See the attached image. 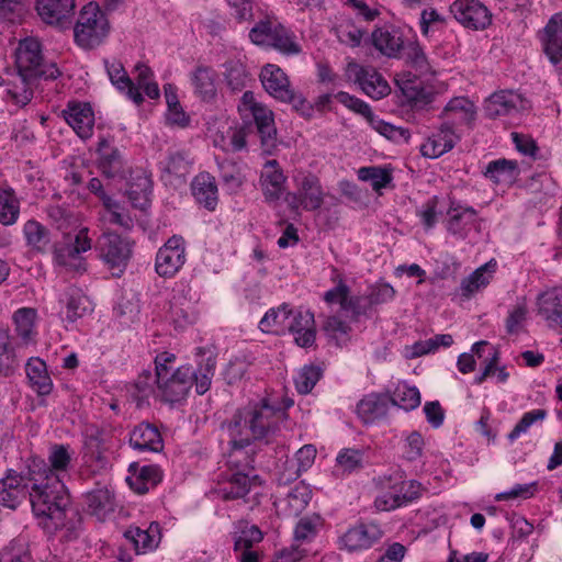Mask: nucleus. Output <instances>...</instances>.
Segmentation results:
<instances>
[{
	"label": "nucleus",
	"instance_id": "nucleus-43",
	"mask_svg": "<svg viewBox=\"0 0 562 562\" xmlns=\"http://www.w3.org/2000/svg\"><path fill=\"white\" fill-rule=\"evenodd\" d=\"M316 452V448L313 445H305L300 448L295 453L296 468L294 461H286L289 473L283 472L279 480L283 483L296 480L302 472L307 471L313 465Z\"/></svg>",
	"mask_w": 562,
	"mask_h": 562
},
{
	"label": "nucleus",
	"instance_id": "nucleus-39",
	"mask_svg": "<svg viewBox=\"0 0 562 562\" xmlns=\"http://www.w3.org/2000/svg\"><path fill=\"white\" fill-rule=\"evenodd\" d=\"M456 135L451 126L442 124L440 128L429 135L424 143V157L437 158L452 149Z\"/></svg>",
	"mask_w": 562,
	"mask_h": 562
},
{
	"label": "nucleus",
	"instance_id": "nucleus-48",
	"mask_svg": "<svg viewBox=\"0 0 562 562\" xmlns=\"http://www.w3.org/2000/svg\"><path fill=\"white\" fill-rule=\"evenodd\" d=\"M37 313L32 307H21L13 314V322L18 336L29 342L35 336V319Z\"/></svg>",
	"mask_w": 562,
	"mask_h": 562
},
{
	"label": "nucleus",
	"instance_id": "nucleus-7",
	"mask_svg": "<svg viewBox=\"0 0 562 562\" xmlns=\"http://www.w3.org/2000/svg\"><path fill=\"white\" fill-rule=\"evenodd\" d=\"M15 66L16 70L24 72V76L56 79L60 75L55 64H43L41 44L35 38H25L19 43L15 52Z\"/></svg>",
	"mask_w": 562,
	"mask_h": 562
},
{
	"label": "nucleus",
	"instance_id": "nucleus-10",
	"mask_svg": "<svg viewBox=\"0 0 562 562\" xmlns=\"http://www.w3.org/2000/svg\"><path fill=\"white\" fill-rule=\"evenodd\" d=\"M95 248L105 265L110 269L119 271L113 274L120 276L132 257L133 243L116 233H103L99 237Z\"/></svg>",
	"mask_w": 562,
	"mask_h": 562
},
{
	"label": "nucleus",
	"instance_id": "nucleus-57",
	"mask_svg": "<svg viewBox=\"0 0 562 562\" xmlns=\"http://www.w3.org/2000/svg\"><path fill=\"white\" fill-rule=\"evenodd\" d=\"M268 47H272L284 55H297L301 53V46L296 42L295 35L286 30L283 25L280 26L272 42Z\"/></svg>",
	"mask_w": 562,
	"mask_h": 562
},
{
	"label": "nucleus",
	"instance_id": "nucleus-17",
	"mask_svg": "<svg viewBox=\"0 0 562 562\" xmlns=\"http://www.w3.org/2000/svg\"><path fill=\"white\" fill-rule=\"evenodd\" d=\"M477 226L479 213L474 207L458 201H450L446 221V228L449 233L460 238H465Z\"/></svg>",
	"mask_w": 562,
	"mask_h": 562
},
{
	"label": "nucleus",
	"instance_id": "nucleus-14",
	"mask_svg": "<svg viewBox=\"0 0 562 562\" xmlns=\"http://www.w3.org/2000/svg\"><path fill=\"white\" fill-rule=\"evenodd\" d=\"M187 261V243L180 235H173L158 249L155 258V271L159 277L172 278Z\"/></svg>",
	"mask_w": 562,
	"mask_h": 562
},
{
	"label": "nucleus",
	"instance_id": "nucleus-20",
	"mask_svg": "<svg viewBox=\"0 0 562 562\" xmlns=\"http://www.w3.org/2000/svg\"><path fill=\"white\" fill-rule=\"evenodd\" d=\"M63 116L80 138L88 139L92 136L94 114L88 103H69L63 111Z\"/></svg>",
	"mask_w": 562,
	"mask_h": 562
},
{
	"label": "nucleus",
	"instance_id": "nucleus-1",
	"mask_svg": "<svg viewBox=\"0 0 562 562\" xmlns=\"http://www.w3.org/2000/svg\"><path fill=\"white\" fill-rule=\"evenodd\" d=\"M30 502L38 518L59 520L69 508L68 491L61 479L41 458H30L26 465L16 471L9 469L0 480V504L16 509Z\"/></svg>",
	"mask_w": 562,
	"mask_h": 562
},
{
	"label": "nucleus",
	"instance_id": "nucleus-50",
	"mask_svg": "<svg viewBox=\"0 0 562 562\" xmlns=\"http://www.w3.org/2000/svg\"><path fill=\"white\" fill-rule=\"evenodd\" d=\"M20 214V201L13 189H0V223L9 226L16 223Z\"/></svg>",
	"mask_w": 562,
	"mask_h": 562
},
{
	"label": "nucleus",
	"instance_id": "nucleus-61",
	"mask_svg": "<svg viewBox=\"0 0 562 562\" xmlns=\"http://www.w3.org/2000/svg\"><path fill=\"white\" fill-rule=\"evenodd\" d=\"M248 128L239 126L227 131V139L222 137L221 143L215 140V145L220 146L224 151H240L247 146Z\"/></svg>",
	"mask_w": 562,
	"mask_h": 562
},
{
	"label": "nucleus",
	"instance_id": "nucleus-58",
	"mask_svg": "<svg viewBox=\"0 0 562 562\" xmlns=\"http://www.w3.org/2000/svg\"><path fill=\"white\" fill-rule=\"evenodd\" d=\"M262 540L261 529H240L234 535V553L259 549Z\"/></svg>",
	"mask_w": 562,
	"mask_h": 562
},
{
	"label": "nucleus",
	"instance_id": "nucleus-29",
	"mask_svg": "<svg viewBox=\"0 0 562 562\" xmlns=\"http://www.w3.org/2000/svg\"><path fill=\"white\" fill-rule=\"evenodd\" d=\"M59 303L66 308V319L76 322L92 311L89 297L77 286H68L60 295Z\"/></svg>",
	"mask_w": 562,
	"mask_h": 562
},
{
	"label": "nucleus",
	"instance_id": "nucleus-9",
	"mask_svg": "<svg viewBox=\"0 0 562 562\" xmlns=\"http://www.w3.org/2000/svg\"><path fill=\"white\" fill-rule=\"evenodd\" d=\"M260 81L265 90L274 99L290 103L297 111H304L306 100L291 88L289 77L277 65L267 64L261 68Z\"/></svg>",
	"mask_w": 562,
	"mask_h": 562
},
{
	"label": "nucleus",
	"instance_id": "nucleus-8",
	"mask_svg": "<svg viewBox=\"0 0 562 562\" xmlns=\"http://www.w3.org/2000/svg\"><path fill=\"white\" fill-rule=\"evenodd\" d=\"M323 300L327 304H339L341 312L350 319V322H360L361 318H370L373 311L366 293L351 294L350 288L339 278L336 286L324 293Z\"/></svg>",
	"mask_w": 562,
	"mask_h": 562
},
{
	"label": "nucleus",
	"instance_id": "nucleus-18",
	"mask_svg": "<svg viewBox=\"0 0 562 562\" xmlns=\"http://www.w3.org/2000/svg\"><path fill=\"white\" fill-rule=\"evenodd\" d=\"M411 27H397L393 25L376 29L372 33V43L374 47L387 57H395L411 43L408 34Z\"/></svg>",
	"mask_w": 562,
	"mask_h": 562
},
{
	"label": "nucleus",
	"instance_id": "nucleus-2",
	"mask_svg": "<svg viewBox=\"0 0 562 562\" xmlns=\"http://www.w3.org/2000/svg\"><path fill=\"white\" fill-rule=\"evenodd\" d=\"M285 418L284 409L262 400L237 409L229 420L222 424V430L227 432L232 448L244 450L254 440L273 436Z\"/></svg>",
	"mask_w": 562,
	"mask_h": 562
},
{
	"label": "nucleus",
	"instance_id": "nucleus-36",
	"mask_svg": "<svg viewBox=\"0 0 562 562\" xmlns=\"http://www.w3.org/2000/svg\"><path fill=\"white\" fill-rule=\"evenodd\" d=\"M382 537L379 529H346L339 537L340 549L349 552L367 550Z\"/></svg>",
	"mask_w": 562,
	"mask_h": 562
},
{
	"label": "nucleus",
	"instance_id": "nucleus-31",
	"mask_svg": "<svg viewBox=\"0 0 562 562\" xmlns=\"http://www.w3.org/2000/svg\"><path fill=\"white\" fill-rule=\"evenodd\" d=\"M312 498V491L303 482L297 483L283 498L274 502L277 512L284 516H297Z\"/></svg>",
	"mask_w": 562,
	"mask_h": 562
},
{
	"label": "nucleus",
	"instance_id": "nucleus-63",
	"mask_svg": "<svg viewBox=\"0 0 562 562\" xmlns=\"http://www.w3.org/2000/svg\"><path fill=\"white\" fill-rule=\"evenodd\" d=\"M322 371L316 366L303 367L294 379L295 387L299 393L307 394L321 379Z\"/></svg>",
	"mask_w": 562,
	"mask_h": 562
},
{
	"label": "nucleus",
	"instance_id": "nucleus-37",
	"mask_svg": "<svg viewBox=\"0 0 562 562\" xmlns=\"http://www.w3.org/2000/svg\"><path fill=\"white\" fill-rule=\"evenodd\" d=\"M483 173L496 184H513L518 179L520 169L516 160L501 158L490 161Z\"/></svg>",
	"mask_w": 562,
	"mask_h": 562
},
{
	"label": "nucleus",
	"instance_id": "nucleus-64",
	"mask_svg": "<svg viewBox=\"0 0 562 562\" xmlns=\"http://www.w3.org/2000/svg\"><path fill=\"white\" fill-rule=\"evenodd\" d=\"M370 126L376 131L380 135L384 136L385 138L393 140V142H400L408 140V132L402 127H397L395 125H392L387 122H384L383 120L376 117L373 115L370 117L369 121Z\"/></svg>",
	"mask_w": 562,
	"mask_h": 562
},
{
	"label": "nucleus",
	"instance_id": "nucleus-38",
	"mask_svg": "<svg viewBox=\"0 0 562 562\" xmlns=\"http://www.w3.org/2000/svg\"><path fill=\"white\" fill-rule=\"evenodd\" d=\"M38 79L34 76H24L23 71H19L5 82L8 95L12 101L21 106L26 105L33 98V88Z\"/></svg>",
	"mask_w": 562,
	"mask_h": 562
},
{
	"label": "nucleus",
	"instance_id": "nucleus-46",
	"mask_svg": "<svg viewBox=\"0 0 562 562\" xmlns=\"http://www.w3.org/2000/svg\"><path fill=\"white\" fill-rule=\"evenodd\" d=\"M448 89L446 81L440 80L435 71H428L424 68V112L430 109H437L438 98H441Z\"/></svg>",
	"mask_w": 562,
	"mask_h": 562
},
{
	"label": "nucleus",
	"instance_id": "nucleus-49",
	"mask_svg": "<svg viewBox=\"0 0 562 562\" xmlns=\"http://www.w3.org/2000/svg\"><path fill=\"white\" fill-rule=\"evenodd\" d=\"M292 308L288 304H282L278 308H270L261 318L259 326L262 331H282L289 324Z\"/></svg>",
	"mask_w": 562,
	"mask_h": 562
},
{
	"label": "nucleus",
	"instance_id": "nucleus-19",
	"mask_svg": "<svg viewBox=\"0 0 562 562\" xmlns=\"http://www.w3.org/2000/svg\"><path fill=\"white\" fill-rule=\"evenodd\" d=\"M75 0H37L36 11L46 24L60 30L70 26V18L74 14Z\"/></svg>",
	"mask_w": 562,
	"mask_h": 562
},
{
	"label": "nucleus",
	"instance_id": "nucleus-30",
	"mask_svg": "<svg viewBox=\"0 0 562 562\" xmlns=\"http://www.w3.org/2000/svg\"><path fill=\"white\" fill-rule=\"evenodd\" d=\"M356 81L361 90L374 100H380L387 95L391 88L387 81L373 68L355 66Z\"/></svg>",
	"mask_w": 562,
	"mask_h": 562
},
{
	"label": "nucleus",
	"instance_id": "nucleus-54",
	"mask_svg": "<svg viewBox=\"0 0 562 562\" xmlns=\"http://www.w3.org/2000/svg\"><path fill=\"white\" fill-rule=\"evenodd\" d=\"M281 25L269 18L260 20L249 31V38L256 45L268 47Z\"/></svg>",
	"mask_w": 562,
	"mask_h": 562
},
{
	"label": "nucleus",
	"instance_id": "nucleus-44",
	"mask_svg": "<svg viewBox=\"0 0 562 562\" xmlns=\"http://www.w3.org/2000/svg\"><path fill=\"white\" fill-rule=\"evenodd\" d=\"M124 537L133 543L137 554L154 551L161 541L160 529H126Z\"/></svg>",
	"mask_w": 562,
	"mask_h": 562
},
{
	"label": "nucleus",
	"instance_id": "nucleus-28",
	"mask_svg": "<svg viewBox=\"0 0 562 562\" xmlns=\"http://www.w3.org/2000/svg\"><path fill=\"white\" fill-rule=\"evenodd\" d=\"M98 168L106 178H114L123 172V158L119 148L105 137L100 138L97 147Z\"/></svg>",
	"mask_w": 562,
	"mask_h": 562
},
{
	"label": "nucleus",
	"instance_id": "nucleus-33",
	"mask_svg": "<svg viewBox=\"0 0 562 562\" xmlns=\"http://www.w3.org/2000/svg\"><path fill=\"white\" fill-rule=\"evenodd\" d=\"M104 64L112 85L121 92H124L125 95L134 103L140 104L144 101V98L140 91L135 87V83L128 77L123 65L117 60H104Z\"/></svg>",
	"mask_w": 562,
	"mask_h": 562
},
{
	"label": "nucleus",
	"instance_id": "nucleus-53",
	"mask_svg": "<svg viewBox=\"0 0 562 562\" xmlns=\"http://www.w3.org/2000/svg\"><path fill=\"white\" fill-rule=\"evenodd\" d=\"M225 67V81L232 91H241L249 80V75L246 66L239 60H228Z\"/></svg>",
	"mask_w": 562,
	"mask_h": 562
},
{
	"label": "nucleus",
	"instance_id": "nucleus-47",
	"mask_svg": "<svg viewBox=\"0 0 562 562\" xmlns=\"http://www.w3.org/2000/svg\"><path fill=\"white\" fill-rule=\"evenodd\" d=\"M495 270L496 262L491 260L473 271L461 283L463 294L470 296L482 288H485L490 283Z\"/></svg>",
	"mask_w": 562,
	"mask_h": 562
},
{
	"label": "nucleus",
	"instance_id": "nucleus-15",
	"mask_svg": "<svg viewBox=\"0 0 562 562\" xmlns=\"http://www.w3.org/2000/svg\"><path fill=\"white\" fill-rule=\"evenodd\" d=\"M192 387L191 366H181L178 369L164 372L157 375V389L164 402L173 404L184 400Z\"/></svg>",
	"mask_w": 562,
	"mask_h": 562
},
{
	"label": "nucleus",
	"instance_id": "nucleus-11",
	"mask_svg": "<svg viewBox=\"0 0 562 562\" xmlns=\"http://www.w3.org/2000/svg\"><path fill=\"white\" fill-rule=\"evenodd\" d=\"M296 190L285 195V201L292 211L299 212L302 207L305 211H316L324 203V190L319 179L313 175H303L295 179Z\"/></svg>",
	"mask_w": 562,
	"mask_h": 562
},
{
	"label": "nucleus",
	"instance_id": "nucleus-4",
	"mask_svg": "<svg viewBox=\"0 0 562 562\" xmlns=\"http://www.w3.org/2000/svg\"><path fill=\"white\" fill-rule=\"evenodd\" d=\"M373 482L379 491L374 506L383 512L407 505L419 497L422 490V484L418 481H405L398 473L380 475Z\"/></svg>",
	"mask_w": 562,
	"mask_h": 562
},
{
	"label": "nucleus",
	"instance_id": "nucleus-60",
	"mask_svg": "<svg viewBox=\"0 0 562 562\" xmlns=\"http://www.w3.org/2000/svg\"><path fill=\"white\" fill-rule=\"evenodd\" d=\"M86 503L90 514L101 519L112 506V496L108 490L99 488L87 494Z\"/></svg>",
	"mask_w": 562,
	"mask_h": 562
},
{
	"label": "nucleus",
	"instance_id": "nucleus-24",
	"mask_svg": "<svg viewBox=\"0 0 562 562\" xmlns=\"http://www.w3.org/2000/svg\"><path fill=\"white\" fill-rule=\"evenodd\" d=\"M543 52L557 65L562 60V13L554 14L540 35Z\"/></svg>",
	"mask_w": 562,
	"mask_h": 562
},
{
	"label": "nucleus",
	"instance_id": "nucleus-51",
	"mask_svg": "<svg viewBox=\"0 0 562 562\" xmlns=\"http://www.w3.org/2000/svg\"><path fill=\"white\" fill-rule=\"evenodd\" d=\"M192 166V160L188 151L177 150L168 154L166 159L161 162V170L175 177H186Z\"/></svg>",
	"mask_w": 562,
	"mask_h": 562
},
{
	"label": "nucleus",
	"instance_id": "nucleus-41",
	"mask_svg": "<svg viewBox=\"0 0 562 562\" xmlns=\"http://www.w3.org/2000/svg\"><path fill=\"white\" fill-rule=\"evenodd\" d=\"M23 235L26 246L34 252L45 254L48 251L50 237L49 231L35 220H29L23 225Z\"/></svg>",
	"mask_w": 562,
	"mask_h": 562
},
{
	"label": "nucleus",
	"instance_id": "nucleus-35",
	"mask_svg": "<svg viewBox=\"0 0 562 562\" xmlns=\"http://www.w3.org/2000/svg\"><path fill=\"white\" fill-rule=\"evenodd\" d=\"M26 378L32 390L41 396L53 391V381L48 374L46 363L38 357H32L25 364Z\"/></svg>",
	"mask_w": 562,
	"mask_h": 562
},
{
	"label": "nucleus",
	"instance_id": "nucleus-59",
	"mask_svg": "<svg viewBox=\"0 0 562 562\" xmlns=\"http://www.w3.org/2000/svg\"><path fill=\"white\" fill-rule=\"evenodd\" d=\"M29 543L23 539H14L0 551V562H31Z\"/></svg>",
	"mask_w": 562,
	"mask_h": 562
},
{
	"label": "nucleus",
	"instance_id": "nucleus-26",
	"mask_svg": "<svg viewBox=\"0 0 562 562\" xmlns=\"http://www.w3.org/2000/svg\"><path fill=\"white\" fill-rule=\"evenodd\" d=\"M196 356L199 360L196 369H192V385L199 395H203L211 389L216 370V356L204 348H199Z\"/></svg>",
	"mask_w": 562,
	"mask_h": 562
},
{
	"label": "nucleus",
	"instance_id": "nucleus-32",
	"mask_svg": "<svg viewBox=\"0 0 562 562\" xmlns=\"http://www.w3.org/2000/svg\"><path fill=\"white\" fill-rule=\"evenodd\" d=\"M538 314L552 328H558L562 319V290L550 289L538 296Z\"/></svg>",
	"mask_w": 562,
	"mask_h": 562
},
{
	"label": "nucleus",
	"instance_id": "nucleus-40",
	"mask_svg": "<svg viewBox=\"0 0 562 562\" xmlns=\"http://www.w3.org/2000/svg\"><path fill=\"white\" fill-rule=\"evenodd\" d=\"M194 93L204 102H211L216 97L215 71L200 65L191 74Z\"/></svg>",
	"mask_w": 562,
	"mask_h": 562
},
{
	"label": "nucleus",
	"instance_id": "nucleus-55",
	"mask_svg": "<svg viewBox=\"0 0 562 562\" xmlns=\"http://www.w3.org/2000/svg\"><path fill=\"white\" fill-rule=\"evenodd\" d=\"M220 178L223 186L229 192H236L244 182V177L238 164L232 160H223L218 164Z\"/></svg>",
	"mask_w": 562,
	"mask_h": 562
},
{
	"label": "nucleus",
	"instance_id": "nucleus-5",
	"mask_svg": "<svg viewBox=\"0 0 562 562\" xmlns=\"http://www.w3.org/2000/svg\"><path fill=\"white\" fill-rule=\"evenodd\" d=\"M109 22L99 5L94 2L86 4L74 27L76 43L91 49L99 46L109 34Z\"/></svg>",
	"mask_w": 562,
	"mask_h": 562
},
{
	"label": "nucleus",
	"instance_id": "nucleus-21",
	"mask_svg": "<svg viewBox=\"0 0 562 562\" xmlns=\"http://www.w3.org/2000/svg\"><path fill=\"white\" fill-rule=\"evenodd\" d=\"M314 314L310 311L292 310L286 328L294 335L295 344L302 348L315 342Z\"/></svg>",
	"mask_w": 562,
	"mask_h": 562
},
{
	"label": "nucleus",
	"instance_id": "nucleus-45",
	"mask_svg": "<svg viewBox=\"0 0 562 562\" xmlns=\"http://www.w3.org/2000/svg\"><path fill=\"white\" fill-rule=\"evenodd\" d=\"M395 82L409 104L417 103L422 99V78L418 72L402 70L396 74Z\"/></svg>",
	"mask_w": 562,
	"mask_h": 562
},
{
	"label": "nucleus",
	"instance_id": "nucleus-27",
	"mask_svg": "<svg viewBox=\"0 0 562 562\" xmlns=\"http://www.w3.org/2000/svg\"><path fill=\"white\" fill-rule=\"evenodd\" d=\"M130 445L139 452H159L164 441L157 427L149 423H140L130 434Z\"/></svg>",
	"mask_w": 562,
	"mask_h": 562
},
{
	"label": "nucleus",
	"instance_id": "nucleus-16",
	"mask_svg": "<svg viewBox=\"0 0 562 562\" xmlns=\"http://www.w3.org/2000/svg\"><path fill=\"white\" fill-rule=\"evenodd\" d=\"M450 12L464 27L482 31L492 23V13L480 0H456Z\"/></svg>",
	"mask_w": 562,
	"mask_h": 562
},
{
	"label": "nucleus",
	"instance_id": "nucleus-12",
	"mask_svg": "<svg viewBox=\"0 0 562 562\" xmlns=\"http://www.w3.org/2000/svg\"><path fill=\"white\" fill-rule=\"evenodd\" d=\"M241 103L245 109L251 112L257 132L260 136L262 151L267 155H271L277 147V128L274 126L272 111L257 103L251 91L244 92Z\"/></svg>",
	"mask_w": 562,
	"mask_h": 562
},
{
	"label": "nucleus",
	"instance_id": "nucleus-3",
	"mask_svg": "<svg viewBox=\"0 0 562 562\" xmlns=\"http://www.w3.org/2000/svg\"><path fill=\"white\" fill-rule=\"evenodd\" d=\"M255 459L241 449L232 448L229 469L222 475L213 493L224 499L232 501L245 497L257 483L258 475L254 474Z\"/></svg>",
	"mask_w": 562,
	"mask_h": 562
},
{
	"label": "nucleus",
	"instance_id": "nucleus-6",
	"mask_svg": "<svg viewBox=\"0 0 562 562\" xmlns=\"http://www.w3.org/2000/svg\"><path fill=\"white\" fill-rule=\"evenodd\" d=\"M88 232L87 227H82L75 236L64 234L60 240L55 241L53 246L55 263L69 270H85V262L80 254L90 250L92 247Z\"/></svg>",
	"mask_w": 562,
	"mask_h": 562
},
{
	"label": "nucleus",
	"instance_id": "nucleus-22",
	"mask_svg": "<svg viewBox=\"0 0 562 562\" xmlns=\"http://www.w3.org/2000/svg\"><path fill=\"white\" fill-rule=\"evenodd\" d=\"M284 176L279 162L276 159L268 160L263 165L259 183L267 202H277L284 191Z\"/></svg>",
	"mask_w": 562,
	"mask_h": 562
},
{
	"label": "nucleus",
	"instance_id": "nucleus-13",
	"mask_svg": "<svg viewBox=\"0 0 562 562\" xmlns=\"http://www.w3.org/2000/svg\"><path fill=\"white\" fill-rule=\"evenodd\" d=\"M531 103L521 93L514 90H501L491 94L484 103V113L488 119L516 117L528 111Z\"/></svg>",
	"mask_w": 562,
	"mask_h": 562
},
{
	"label": "nucleus",
	"instance_id": "nucleus-42",
	"mask_svg": "<svg viewBox=\"0 0 562 562\" xmlns=\"http://www.w3.org/2000/svg\"><path fill=\"white\" fill-rule=\"evenodd\" d=\"M441 114H450L456 123L470 126L475 121L476 108L468 98L457 97L445 105L440 112Z\"/></svg>",
	"mask_w": 562,
	"mask_h": 562
},
{
	"label": "nucleus",
	"instance_id": "nucleus-23",
	"mask_svg": "<svg viewBox=\"0 0 562 562\" xmlns=\"http://www.w3.org/2000/svg\"><path fill=\"white\" fill-rule=\"evenodd\" d=\"M128 472L127 483L137 494H146L162 480V471L156 464L139 467L138 463L133 462L128 467Z\"/></svg>",
	"mask_w": 562,
	"mask_h": 562
},
{
	"label": "nucleus",
	"instance_id": "nucleus-62",
	"mask_svg": "<svg viewBox=\"0 0 562 562\" xmlns=\"http://www.w3.org/2000/svg\"><path fill=\"white\" fill-rule=\"evenodd\" d=\"M358 178L361 181H370L374 191H380L392 181L391 172L381 167H361L358 170Z\"/></svg>",
	"mask_w": 562,
	"mask_h": 562
},
{
	"label": "nucleus",
	"instance_id": "nucleus-34",
	"mask_svg": "<svg viewBox=\"0 0 562 562\" xmlns=\"http://www.w3.org/2000/svg\"><path fill=\"white\" fill-rule=\"evenodd\" d=\"M191 191L195 201L213 211L217 204V186L215 178L209 172H200L191 182Z\"/></svg>",
	"mask_w": 562,
	"mask_h": 562
},
{
	"label": "nucleus",
	"instance_id": "nucleus-52",
	"mask_svg": "<svg viewBox=\"0 0 562 562\" xmlns=\"http://www.w3.org/2000/svg\"><path fill=\"white\" fill-rule=\"evenodd\" d=\"M390 398L392 401V407L398 406L405 411L414 409L420 403L419 390L406 383H398Z\"/></svg>",
	"mask_w": 562,
	"mask_h": 562
},
{
	"label": "nucleus",
	"instance_id": "nucleus-25",
	"mask_svg": "<svg viewBox=\"0 0 562 562\" xmlns=\"http://www.w3.org/2000/svg\"><path fill=\"white\" fill-rule=\"evenodd\" d=\"M392 407V401L386 394L371 393L357 404V415L364 424H372L384 418Z\"/></svg>",
	"mask_w": 562,
	"mask_h": 562
},
{
	"label": "nucleus",
	"instance_id": "nucleus-56",
	"mask_svg": "<svg viewBox=\"0 0 562 562\" xmlns=\"http://www.w3.org/2000/svg\"><path fill=\"white\" fill-rule=\"evenodd\" d=\"M155 385H157L156 372L151 373L145 370L138 375L131 390V394L137 401L138 406L154 394Z\"/></svg>",
	"mask_w": 562,
	"mask_h": 562
}]
</instances>
